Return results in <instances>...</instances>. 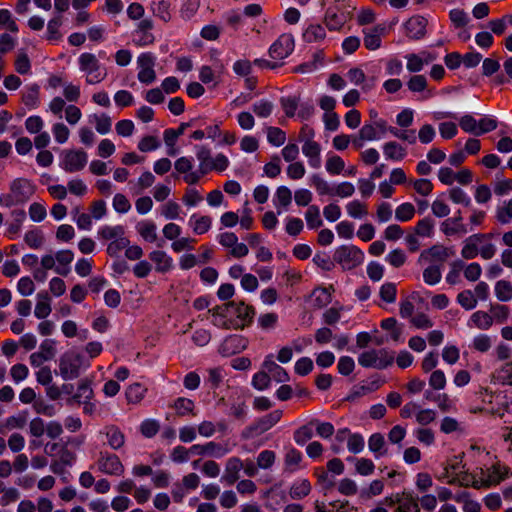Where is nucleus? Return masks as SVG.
Masks as SVG:
<instances>
[{
  "mask_svg": "<svg viewBox=\"0 0 512 512\" xmlns=\"http://www.w3.org/2000/svg\"><path fill=\"white\" fill-rule=\"evenodd\" d=\"M394 362V355L386 349H371L361 353L358 363L364 368L385 369Z\"/></svg>",
  "mask_w": 512,
  "mask_h": 512,
  "instance_id": "f257e3e1",
  "label": "nucleus"
},
{
  "mask_svg": "<svg viewBox=\"0 0 512 512\" xmlns=\"http://www.w3.org/2000/svg\"><path fill=\"white\" fill-rule=\"evenodd\" d=\"M83 356L75 350L66 351L59 359L60 375L64 380L75 379L80 375Z\"/></svg>",
  "mask_w": 512,
  "mask_h": 512,
  "instance_id": "f03ea898",
  "label": "nucleus"
},
{
  "mask_svg": "<svg viewBox=\"0 0 512 512\" xmlns=\"http://www.w3.org/2000/svg\"><path fill=\"white\" fill-rule=\"evenodd\" d=\"M351 19V11L344 3H335L325 13L324 23L330 31L340 30Z\"/></svg>",
  "mask_w": 512,
  "mask_h": 512,
  "instance_id": "7ed1b4c3",
  "label": "nucleus"
},
{
  "mask_svg": "<svg viewBox=\"0 0 512 512\" xmlns=\"http://www.w3.org/2000/svg\"><path fill=\"white\" fill-rule=\"evenodd\" d=\"M333 258L344 270H351L363 262L364 254L356 246L342 245L335 250Z\"/></svg>",
  "mask_w": 512,
  "mask_h": 512,
  "instance_id": "20e7f679",
  "label": "nucleus"
},
{
  "mask_svg": "<svg viewBox=\"0 0 512 512\" xmlns=\"http://www.w3.org/2000/svg\"><path fill=\"white\" fill-rule=\"evenodd\" d=\"M282 417V411L281 410H274L270 412L269 414L259 418L257 421H255L253 424L247 426L242 431V437L245 439L252 438L254 436L261 435L262 433L268 431L270 428H272L276 423L280 421Z\"/></svg>",
  "mask_w": 512,
  "mask_h": 512,
  "instance_id": "39448f33",
  "label": "nucleus"
},
{
  "mask_svg": "<svg viewBox=\"0 0 512 512\" xmlns=\"http://www.w3.org/2000/svg\"><path fill=\"white\" fill-rule=\"evenodd\" d=\"M294 39L291 34H282L270 47L269 55L273 59L282 60L292 53Z\"/></svg>",
  "mask_w": 512,
  "mask_h": 512,
  "instance_id": "423d86ee",
  "label": "nucleus"
},
{
  "mask_svg": "<svg viewBox=\"0 0 512 512\" xmlns=\"http://www.w3.org/2000/svg\"><path fill=\"white\" fill-rule=\"evenodd\" d=\"M87 164V154L83 150H68L65 152L62 168L66 172H77Z\"/></svg>",
  "mask_w": 512,
  "mask_h": 512,
  "instance_id": "0eeeda50",
  "label": "nucleus"
},
{
  "mask_svg": "<svg viewBox=\"0 0 512 512\" xmlns=\"http://www.w3.org/2000/svg\"><path fill=\"white\" fill-rule=\"evenodd\" d=\"M97 464L99 470L105 474L120 476L124 473V466L116 454L101 452Z\"/></svg>",
  "mask_w": 512,
  "mask_h": 512,
  "instance_id": "6e6552de",
  "label": "nucleus"
},
{
  "mask_svg": "<svg viewBox=\"0 0 512 512\" xmlns=\"http://www.w3.org/2000/svg\"><path fill=\"white\" fill-rule=\"evenodd\" d=\"M428 20L420 15L409 18L405 23L406 35L413 40H420L426 35Z\"/></svg>",
  "mask_w": 512,
  "mask_h": 512,
  "instance_id": "1a4fd4ad",
  "label": "nucleus"
},
{
  "mask_svg": "<svg viewBox=\"0 0 512 512\" xmlns=\"http://www.w3.org/2000/svg\"><path fill=\"white\" fill-rule=\"evenodd\" d=\"M10 191L19 204L27 202L34 194V186L27 179H15L10 185Z\"/></svg>",
  "mask_w": 512,
  "mask_h": 512,
  "instance_id": "9d476101",
  "label": "nucleus"
},
{
  "mask_svg": "<svg viewBox=\"0 0 512 512\" xmlns=\"http://www.w3.org/2000/svg\"><path fill=\"white\" fill-rule=\"evenodd\" d=\"M231 307L234 308L237 318L242 322L241 324L236 323L234 326L235 329H244L252 323L255 316L253 306L245 304L244 301H240L238 303L235 302V305Z\"/></svg>",
  "mask_w": 512,
  "mask_h": 512,
  "instance_id": "9b49d317",
  "label": "nucleus"
},
{
  "mask_svg": "<svg viewBox=\"0 0 512 512\" xmlns=\"http://www.w3.org/2000/svg\"><path fill=\"white\" fill-rule=\"evenodd\" d=\"M245 340L238 335L228 336L219 347V352L223 356H228L236 353L240 349H244L246 344Z\"/></svg>",
  "mask_w": 512,
  "mask_h": 512,
  "instance_id": "f8f14e48",
  "label": "nucleus"
},
{
  "mask_svg": "<svg viewBox=\"0 0 512 512\" xmlns=\"http://www.w3.org/2000/svg\"><path fill=\"white\" fill-rule=\"evenodd\" d=\"M242 468L243 462L239 458L232 457L228 459L222 480L229 485L234 484L239 479V471Z\"/></svg>",
  "mask_w": 512,
  "mask_h": 512,
  "instance_id": "ddd939ff",
  "label": "nucleus"
},
{
  "mask_svg": "<svg viewBox=\"0 0 512 512\" xmlns=\"http://www.w3.org/2000/svg\"><path fill=\"white\" fill-rule=\"evenodd\" d=\"M320 151L319 143L307 138L302 146L303 154L309 158V163L312 167L318 168L320 166Z\"/></svg>",
  "mask_w": 512,
  "mask_h": 512,
  "instance_id": "4468645a",
  "label": "nucleus"
},
{
  "mask_svg": "<svg viewBox=\"0 0 512 512\" xmlns=\"http://www.w3.org/2000/svg\"><path fill=\"white\" fill-rule=\"evenodd\" d=\"M149 258L156 264V271L165 273L172 267V259L164 251L156 250L149 254Z\"/></svg>",
  "mask_w": 512,
  "mask_h": 512,
  "instance_id": "2eb2a0df",
  "label": "nucleus"
},
{
  "mask_svg": "<svg viewBox=\"0 0 512 512\" xmlns=\"http://www.w3.org/2000/svg\"><path fill=\"white\" fill-rule=\"evenodd\" d=\"M106 436L110 447L114 450L120 449L125 443V436L120 429L114 425L106 427Z\"/></svg>",
  "mask_w": 512,
  "mask_h": 512,
  "instance_id": "dca6fc26",
  "label": "nucleus"
},
{
  "mask_svg": "<svg viewBox=\"0 0 512 512\" xmlns=\"http://www.w3.org/2000/svg\"><path fill=\"white\" fill-rule=\"evenodd\" d=\"M37 297L38 302L34 314L38 319H44L51 313L50 298L47 292H40Z\"/></svg>",
  "mask_w": 512,
  "mask_h": 512,
  "instance_id": "f3484780",
  "label": "nucleus"
},
{
  "mask_svg": "<svg viewBox=\"0 0 512 512\" xmlns=\"http://www.w3.org/2000/svg\"><path fill=\"white\" fill-rule=\"evenodd\" d=\"M79 65L82 71L87 72L88 74H93L97 72L100 68V63L96 56L91 53H83L79 57Z\"/></svg>",
  "mask_w": 512,
  "mask_h": 512,
  "instance_id": "a211bd4d",
  "label": "nucleus"
},
{
  "mask_svg": "<svg viewBox=\"0 0 512 512\" xmlns=\"http://www.w3.org/2000/svg\"><path fill=\"white\" fill-rule=\"evenodd\" d=\"M170 1L169 0H153L151 4L152 12L165 22L170 21Z\"/></svg>",
  "mask_w": 512,
  "mask_h": 512,
  "instance_id": "6ab92c4d",
  "label": "nucleus"
},
{
  "mask_svg": "<svg viewBox=\"0 0 512 512\" xmlns=\"http://www.w3.org/2000/svg\"><path fill=\"white\" fill-rule=\"evenodd\" d=\"M325 37H326L325 29L320 24L310 25L303 33V38L308 43L321 41Z\"/></svg>",
  "mask_w": 512,
  "mask_h": 512,
  "instance_id": "aec40b11",
  "label": "nucleus"
},
{
  "mask_svg": "<svg viewBox=\"0 0 512 512\" xmlns=\"http://www.w3.org/2000/svg\"><path fill=\"white\" fill-rule=\"evenodd\" d=\"M368 447L370 451L376 454V457L387 453V449H385V439L381 433H374L369 437Z\"/></svg>",
  "mask_w": 512,
  "mask_h": 512,
  "instance_id": "412c9836",
  "label": "nucleus"
},
{
  "mask_svg": "<svg viewBox=\"0 0 512 512\" xmlns=\"http://www.w3.org/2000/svg\"><path fill=\"white\" fill-rule=\"evenodd\" d=\"M384 154L391 160H402L406 155V150L397 142L391 141L384 145Z\"/></svg>",
  "mask_w": 512,
  "mask_h": 512,
  "instance_id": "4be33fe9",
  "label": "nucleus"
},
{
  "mask_svg": "<svg viewBox=\"0 0 512 512\" xmlns=\"http://www.w3.org/2000/svg\"><path fill=\"white\" fill-rule=\"evenodd\" d=\"M317 420H311L307 425L299 427L294 432V440L297 444L303 445L313 437L312 425L316 424Z\"/></svg>",
  "mask_w": 512,
  "mask_h": 512,
  "instance_id": "5701e85b",
  "label": "nucleus"
},
{
  "mask_svg": "<svg viewBox=\"0 0 512 512\" xmlns=\"http://www.w3.org/2000/svg\"><path fill=\"white\" fill-rule=\"evenodd\" d=\"M397 512H420L417 499L410 492L403 491V500L397 507Z\"/></svg>",
  "mask_w": 512,
  "mask_h": 512,
  "instance_id": "b1692460",
  "label": "nucleus"
},
{
  "mask_svg": "<svg viewBox=\"0 0 512 512\" xmlns=\"http://www.w3.org/2000/svg\"><path fill=\"white\" fill-rule=\"evenodd\" d=\"M137 231L146 241L154 242L157 240L156 225L151 221L138 223Z\"/></svg>",
  "mask_w": 512,
  "mask_h": 512,
  "instance_id": "393cba45",
  "label": "nucleus"
},
{
  "mask_svg": "<svg viewBox=\"0 0 512 512\" xmlns=\"http://www.w3.org/2000/svg\"><path fill=\"white\" fill-rule=\"evenodd\" d=\"M310 492L311 484L307 479H304L300 483H295L291 486L289 495L292 499H302L308 496Z\"/></svg>",
  "mask_w": 512,
  "mask_h": 512,
  "instance_id": "a878e982",
  "label": "nucleus"
},
{
  "mask_svg": "<svg viewBox=\"0 0 512 512\" xmlns=\"http://www.w3.org/2000/svg\"><path fill=\"white\" fill-rule=\"evenodd\" d=\"M146 390L140 383L131 384L126 390L127 401L133 404L139 403L143 399Z\"/></svg>",
  "mask_w": 512,
  "mask_h": 512,
  "instance_id": "bb28decb",
  "label": "nucleus"
},
{
  "mask_svg": "<svg viewBox=\"0 0 512 512\" xmlns=\"http://www.w3.org/2000/svg\"><path fill=\"white\" fill-rule=\"evenodd\" d=\"M427 255H430L434 260L445 262L448 259V250L443 245H434L422 251L420 258H426Z\"/></svg>",
  "mask_w": 512,
  "mask_h": 512,
  "instance_id": "cd10ccee",
  "label": "nucleus"
},
{
  "mask_svg": "<svg viewBox=\"0 0 512 512\" xmlns=\"http://www.w3.org/2000/svg\"><path fill=\"white\" fill-rule=\"evenodd\" d=\"M495 378L502 385L512 386V362H506L497 369Z\"/></svg>",
  "mask_w": 512,
  "mask_h": 512,
  "instance_id": "c85d7f7f",
  "label": "nucleus"
},
{
  "mask_svg": "<svg viewBox=\"0 0 512 512\" xmlns=\"http://www.w3.org/2000/svg\"><path fill=\"white\" fill-rule=\"evenodd\" d=\"M173 407L175 408L178 416H185L186 414H193L194 402L191 399L179 397L175 400Z\"/></svg>",
  "mask_w": 512,
  "mask_h": 512,
  "instance_id": "c756f323",
  "label": "nucleus"
},
{
  "mask_svg": "<svg viewBox=\"0 0 512 512\" xmlns=\"http://www.w3.org/2000/svg\"><path fill=\"white\" fill-rule=\"evenodd\" d=\"M495 293L500 301L512 299V284L506 280H499L495 285Z\"/></svg>",
  "mask_w": 512,
  "mask_h": 512,
  "instance_id": "7c9ffc66",
  "label": "nucleus"
},
{
  "mask_svg": "<svg viewBox=\"0 0 512 512\" xmlns=\"http://www.w3.org/2000/svg\"><path fill=\"white\" fill-rule=\"evenodd\" d=\"M307 225L310 229H316L322 226L323 222L320 218L319 208L315 205L309 206L305 213Z\"/></svg>",
  "mask_w": 512,
  "mask_h": 512,
  "instance_id": "2f4dec72",
  "label": "nucleus"
},
{
  "mask_svg": "<svg viewBox=\"0 0 512 512\" xmlns=\"http://www.w3.org/2000/svg\"><path fill=\"white\" fill-rule=\"evenodd\" d=\"M39 85L32 84L27 87L26 91L23 93L22 101L28 107H35L38 103L39 98Z\"/></svg>",
  "mask_w": 512,
  "mask_h": 512,
  "instance_id": "473e14b6",
  "label": "nucleus"
},
{
  "mask_svg": "<svg viewBox=\"0 0 512 512\" xmlns=\"http://www.w3.org/2000/svg\"><path fill=\"white\" fill-rule=\"evenodd\" d=\"M274 109V104L269 101L262 99L257 103H254L252 106V111L261 118L269 117L272 114Z\"/></svg>",
  "mask_w": 512,
  "mask_h": 512,
  "instance_id": "72a5a7b5",
  "label": "nucleus"
},
{
  "mask_svg": "<svg viewBox=\"0 0 512 512\" xmlns=\"http://www.w3.org/2000/svg\"><path fill=\"white\" fill-rule=\"evenodd\" d=\"M471 321L480 329H488L493 324V318L488 313L477 311L471 316Z\"/></svg>",
  "mask_w": 512,
  "mask_h": 512,
  "instance_id": "f704fd0d",
  "label": "nucleus"
},
{
  "mask_svg": "<svg viewBox=\"0 0 512 512\" xmlns=\"http://www.w3.org/2000/svg\"><path fill=\"white\" fill-rule=\"evenodd\" d=\"M434 221L430 217L423 218L418 221L414 228L415 234L418 236L430 237L433 234Z\"/></svg>",
  "mask_w": 512,
  "mask_h": 512,
  "instance_id": "c9c22d12",
  "label": "nucleus"
},
{
  "mask_svg": "<svg viewBox=\"0 0 512 512\" xmlns=\"http://www.w3.org/2000/svg\"><path fill=\"white\" fill-rule=\"evenodd\" d=\"M414 214H415V208L409 202L399 205L395 211L396 219L399 221H402V222L411 220L413 218Z\"/></svg>",
  "mask_w": 512,
  "mask_h": 512,
  "instance_id": "e433bc0d",
  "label": "nucleus"
},
{
  "mask_svg": "<svg viewBox=\"0 0 512 512\" xmlns=\"http://www.w3.org/2000/svg\"><path fill=\"white\" fill-rule=\"evenodd\" d=\"M62 25V16H56L52 18L47 25V39L48 40H59L61 38V33L59 31L60 26Z\"/></svg>",
  "mask_w": 512,
  "mask_h": 512,
  "instance_id": "4c0bfd02",
  "label": "nucleus"
},
{
  "mask_svg": "<svg viewBox=\"0 0 512 512\" xmlns=\"http://www.w3.org/2000/svg\"><path fill=\"white\" fill-rule=\"evenodd\" d=\"M99 236L105 240L117 239V237L123 236L125 234L124 227L121 225H117L114 227L104 226L98 232Z\"/></svg>",
  "mask_w": 512,
  "mask_h": 512,
  "instance_id": "58836bf2",
  "label": "nucleus"
},
{
  "mask_svg": "<svg viewBox=\"0 0 512 512\" xmlns=\"http://www.w3.org/2000/svg\"><path fill=\"white\" fill-rule=\"evenodd\" d=\"M344 167L345 162L340 156H331L326 161V170L332 175H339Z\"/></svg>",
  "mask_w": 512,
  "mask_h": 512,
  "instance_id": "ea45409f",
  "label": "nucleus"
},
{
  "mask_svg": "<svg viewBox=\"0 0 512 512\" xmlns=\"http://www.w3.org/2000/svg\"><path fill=\"white\" fill-rule=\"evenodd\" d=\"M425 283L429 285L437 284L441 280V270L437 265H431L423 271Z\"/></svg>",
  "mask_w": 512,
  "mask_h": 512,
  "instance_id": "a19ab883",
  "label": "nucleus"
},
{
  "mask_svg": "<svg viewBox=\"0 0 512 512\" xmlns=\"http://www.w3.org/2000/svg\"><path fill=\"white\" fill-rule=\"evenodd\" d=\"M267 139L268 141L275 146H281L284 144L286 140V135L283 130L277 127H268L267 128Z\"/></svg>",
  "mask_w": 512,
  "mask_h": 512,
  "instance_id": "79ce46f5",
  "label": "nucleus"
},
{
  "mask_svg": "<svg viewBox=\"0 0 512 512\" xmlns=\"http://www.w3.org/2000/svg\"><path fill=\"white\" fill-rule=\"evenodd\" d=\"M90 381L85 379L82 380L78 386L77 393L73 396V399L77 402H81V399L89 400L93 396V390L90 385Z\"/></svg>",
  "mask_w": 512,
  "mask_h": 512,
  "instance_id": "37998d69",
  "label": "nucleus"
},
{
  "mask_svg": "<svg viewBox=\"0 0 512 512\" xmlns=\"http://www.w3.org/2000/svg\"><path fill=\"white\" fill-rule=\"evenodd\" d=\"M457 301L466 310H471L477 305V299L473 296L471 290H464L459 293Z\"/></svg>",
  "mask_w": 512,
  "mask_h": 512,
  "instance_id": "c03bdc74",
  "label": "nucleus"
},
{
  "mask_svg": "<svg viewBox=\"0 0 512 512\" xmlns=\"http://www.w3.org/2000/svg\"><path fill=\"white\" fill-rule=\"evenodd\" d=\"M311 182L316 188L319 195H333L334 189L329 186L320 175L314 174L311 178Z\"/></svg>",
  "mask_w": 512,
  "mask_h": 512,
  "instance_id": "a18cd8bd",
  "label": "nucleus"
},
{
  "mask_svg": "<svg viewBox=\"0 0 512 512\" xmlns=\"http://www.w3.org/2000/svg\"><path fill=\"white\" fill-rule=\"evenodd\" d=\"M221 446L215 442H209L205 445L195 444L190 447L191 454L211 455L215 450H220Z\"/></svg>",
  "mask_w": 512,
  "mask_h": 512,
  "instance_id": "49530a36",
  "label": "nucleus"
},
{
  "mask_svg": "<svg viewBox=\"0 0 512 512\" xmlns=\"http://www.w3.org/2000/svg\"><path fill=\"white\" fill-rule=\"evenodd\" d=\"M55 344H56V342L53 339H46L41 343L40 351L38 353L40 355H42V359L48 361L55 357V355H56Z\"/></svg>",
  "mask_w": 512,
  "mask_h": 512,
  "instance_id": "de8ad7c7",
  "label": "nucleus"
},
{
  "mask_svg": "<svg viewBox=\"0 0 512 512\" xmlns=\"http://www.w3.org/2000/svg\"><path fill=\"white\" fill-rule=\"evenodd\" d=\"M396 292V285L388 282L381 286L379 295L383 301L393 303L396 300Z\"/></svg>",
  "mask_w": 512,
  "mask_h": 512,
  "instance_id": "09e8293b",
  "label": "nucleus"
},
{
  "mask_svg": "<svg viewBox=\"0 0 512 512\" xmlns=\"http://www.w3.org/2000/svg\"><path fill=\"white\" fill-rule=\"evenodd\" d=\"M302 460V454L295 448H291L285 455V465L290 472H293Z\"/></svg>",
  "mask_w": 512,
  "mask_h": 512,
  "instance_id": "8fccbe9b",
  "label": "nucleus"
},
{
  "mask_svg": "<svg viewBox=\"0 0 512 512\" xmlns=\"http://www.w3.org/2000/svg\"><path fill=\"white\" fill-rule=\"evenodd\" d=\"M43 240H44L43 235H42L41 231H39V230L28 231L24 236L25 243L29 247L34 248V249L41 247L43 244Z\"/></svg>",
  "mask_w": 512,
  "mask_h": 512,
  "instance_id": "3c124183",
  "label": "nucleus"
},
{
  "mask_svg": "<svg viewBox=\"0 0 512 512\" xmlns=\"http://www.w3.org/2000/svg\"><path fill=\"white\" fill-rule=\"evenodd\" d=\"M299 98L297 97H282L280 99V104L285 111L287 117H293L295 115L296 109L298 107Z\"/></svg>",
  "mask_w": 512,
  "mask_h": 512,
  "instance_id": "603ef678",
  "label": "nucleus"
},
{
  "mask_svg": "<svg viewBox=\"0 0 512 512\" xmlns=\"http://www.w3.org/2000/svg\"><path fill=\"white\" fill-rule=\"evenodd\" d=\"M407 86L412 92H422L427 88V79L424 75H414L407 82Z\"/></svg>",
  "mask_w": 512,
  "mask_h": 512,
  "instance_id": "864d4df0",
  "label": "nucleus"
},
{
  "mask_svg": "<svg viewBox=\"0 0 512 512\" xmlns=\"http://www.w3.org/2000/svg\"><path fill=\"white\" fill-rule=\"evenodd\" d=\"M15 70L22 75L30 73L31 63L26 53H20L15 60Z\"/></svg>",
  "mask_w": 512,
  "mask_h": 512,
  "instance_id": "5fc2aeb1",
  "label": "nucleus"
},
{
  "mask_svg": "<svg viewBox=\"0 0 512 512\" xmlns=\"http://www.w3.org/2000/svg\"><path fill=\"white\" fill-rule=\"evenodd\" d=\"M275 452L271 450L262 451L257 458V466L263 469L270 468L275 462Z\"/></svg>",
  "mask_w": 512,
  "mask_h": 512,
  "instance_id": "6e6d98bb",
  "label": "nucleus"
},
{
  "mask_svg": "<svg viewBox=\"0 0 512 512\" xmlns=\"http://www.w3.org/2000/svg\"><path fill=\"white\" fill-rule=\"evenodd\" d=\"M450 199L457 204H463L466 207L470 206L471 200L467 194L459 187H454L449 191Z\"/></svg>",
  "mask_w": 512,
  "mask_h": 512,
  "instance_id": "4d7b16f0",
  "label": "nucleus"
},
{
  "mask_svg": "<svg viewBox=\"0 0 512 512\" xmlns=\"http://www.w3.org/2000/svg\"><path fill=\"white\" fill-rule=\"evenodd\" d=\"M280 157L278 155L272 156L269 163L265 164L264 172L270 178H275L281 173Z\"/></svg>",
  "mask_w": 512,
  "mask_h": 512,
  "instance_id": "13d9d810",
  "label": "nucleus"
},
{
  "mask_svg": "<svg viewBox=\"0 0 512 512\" xmlns=\"http://www.w3.org/2000/svg\"><path fill=\"white\" fill-rule=\"evenodd\" d=\"M11 215L13 217V222L10 224L8 232L16 234L19 232L21 224L26 218V213L24 210H13Z\"/></svg>",
  "mask_w": 512,
  "mask_h": 512,
  "instance_id": "bf43d9fd",
  "label": "nucleus"
},
{
  "mask_svg": "<svg viewBox=\"0 0 512 512\" xmlns=\"http://www.w3.org/2000/svg\"><path fill=\"white\" fill-rule=\"evenodd\" d=\"M355 368L354 360L349 356L340 357L337 365L338 372L344 376L350 375Z\"/></svg>",
  "mask_w": 512,
  "mask_h": 512,
  "instance_id": "052dcab7",
  "label": "nucleus"
},
{
  "mask_svg": "<svg viewBox=\"0 0 512 512\" xmlns=\"http://www.w3.org/2000/svg\"><path fill=\"white\" fill-rule=\"evenodd\" d=\"M271 377L266 371H260L253 377L252 384L257 390H264L269 387Z\"/></svg>",
  "mask_w": 512,
  "mask_h": 512,
  "instance_id": "680f3d73",
  "label": "nucleus"
},
{
  "mask_svg": "<svg viewBox=\"0 0 512 512\" xmlns=\"http://www.w3.org/2000/svg\"><path fill=\"white\" fill-rule=\"evenodd\" d=\"M313 361L309 357L300 358L295 364V372L298 375H308L313 370Z\"/></svg>",
  "mask_w": 512,
  "mask_h": 512,
  "instance_id": "e2e57ef3",
  "label": "nucleus"
},
{
  "mask_svg": "<svg viewBox=\"0 0 512 512\" xmlns=\"http://www.w3.org/2000/svg\"><path fill=\"white\" fill-rule=\"evenodd\" d=\"M348 214L353 218H358L367 214L366 205L358 200L350 202L347 206Z\"/></svg>",
  "mask_w": 512,
  "mask_h": 512,
  "instance_id": "0e129e2a",
  "label": "nucleus"
},
{
  "mask_svg": "<svg viewBox=\"0 0 512 512\" xmlns=\"http://www.w3.org/2000/svg\"><path fill=\"white\" fill-rule=\"evenodd\" d=\"M159 424L155 420H145L140 426V431L143 436L151 438L155 436L159 431Z\"/></svg>",
  "mask_w": 512,
  "mask_h": 512,
  "instance_id": "69168bd1",
  "label": "nucleus"
},
{
  "mask_svg": "<svg viewBox=\"0 0 512 512\" xmlns=\"http://www.w3.org/2000/svg\"><path fill=\"white\" fill-rule=\"evenodd\" d=\"M429 385L435 390L444 389L446 378L442 370H435L430 375Z\"/></svg>",
  "mask_w": 512,
  "mask_h": 512,
  "instance_id": "338daca9",
  "label": "nucleus"
},
{
  "mask_svg": "<svg viewBox=\"0 0 512 512\" xmlns=\"http://www.w3.org/2000/svg\"><path fill=\"white\" fill-rule=\"evenodd\" d=\"M496 218L502 224L510 221L512 218V199L508 201L505 207L498 208Z\"/></svg>",
  "mask_w": 512,
  "mask_h": 512,
  "instance_id": "774afa93",
  "label": "nucleus"
}]
</instances>
